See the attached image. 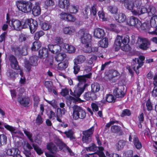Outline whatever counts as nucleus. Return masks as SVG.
Masks as SVG:
<instances>
[{
  "label": "nucleus",
  "mask_w": 157,
  "mask_h": 157,
  "mask_svg": "<svg viewBox=\"0 0 157 157\" xmlns=\"http://www.w3.org/2000/svg\"><path fill=\"white\" fill-rule=\"evenodd\" d=\"M57 68L60 70H63L66 68L68 66V63L65 62H62L57 64Z\"/></svg>",
  "instance_id": "nucleus-40"
},
{
  "label": "nucleus",
  "mask_w": 157,
  "mask_h": 157,
  "mask_svg": "<svg viewBox=\"0 0 157 157\" xmlns=\"http://www.w3.org/2000/svg\"><path fill=\"white\" fill-rule=\"evenodd\" d=\"M131 114L130 111L128 109H125L123 110L121 115L122 117H124L125 116H129Z\"/></svg>",
  "instance_id": "nucleus-61"
},
{
  "label": "nucleus",
  "mask_w": 157,
  "mask_h": 157,
  "mask_svg": "<svg viewBox=\"0 0 157 157\" xmlns=\"http://www.w3.org/2000/svg\"><path fill=\"white\" fill-rule=\"evenodd\" d=\"M107 9L111 13L115 14L117 13L118 9L117 7L114 6H108Z\"/></svg>",
  "instance_id": "nucleus-41"
},
{
  "label": "nucleus",
  "mask_w": 157,
  "mask_h": 157,
  "mask_svg": "<svg viewBox=\"0 0 157 157\" xmlns=\"http://www.w3.org/2000/svg\"><path fill=\"white\" fill-rule=\"evenodd\" d=\"M41 46V44L40 42L36 40L33 43V46L31 48V49L32 51H36L40 48Z\"/></svg>",
  "instance_id": "nucleus-31"
},
{
  "label": "nucleus",
  "mask_w": 157,
  "mask_h": 157,
  "mask_svg": "<svg viewBox=\"0 0 157 157\" xmlns=\"http://www.w3.org/2000/svg\"><path fill=\"white\" fill-rule=\"evenodd\" d=\"M29 99L28 97L19 98L18 99V101L21 105L24 106L28 105L29 102Z\"/></svg>",
  "instance_id": "nucleus-28"
},
{
  "label": "nucleus",
  "mask_w": 157,
  "mask_h": 157,
  "mask_svg": "<svg viewBox=\"0 0 157 157\" xmlns=\"http://www.w3.org/2000/svg\"><path fill=\"white\" fill-rule=\"evenodd\" d=\"M86 60V57L82 55L78 56L74 59V63L78 64H80L83 63Z\"/></svg>",
  "instance_id": "nucleus-25"
},
{
  "label": "nucleus",
  "mask_w": 157,
  "mask_h": 157,
  "mask_svg": "<svg viewBox=\"0 0 157 157\" xmlns=\"http://www.w3.org/2000/svg\"><path fill=\"white\" fill-rule=\"evenodd\" d=\"M126 142L123 140L119 141L116 144L117 149L118 150L122 149L125 146Z\"/></svg>",
  "instance_id": "nucleus-39"
},
{
  "label": "nucleus",
  "mask_w": 157,
  "mask_h": 157,
  "mask_svg": "<svg viewBox=\"0 0 157 157\" xmlns=\"http://www.w3.org/2000/svg\"><path fill=\"white\" fill-rule=\"evenodd\" d=\"M31 21L30 24L29 29L31 33H34L36 31L37 28V21L32 19Z\"/></svg>",
  "instance_id": "nucleus-23"
},
{
  "label": "nucleus",
  "mask_w": 157,
  "mask_h": 157,
  "mask_svg": "<svg viewBox=\"0 0 157 157\" xmlns=\"http://www.w3.org/2000/svg\"><path fill=\"white\" fill-rule=\"evenodd\" d=\"M112 132L114 133H117L121 131V128L118 126L114 125L111 128Z\"/></svg>",
  "instance_id": "nucleus-57"
},
{
  "label": "nucleus",
  "mask_w": 157,
  "mask_h": 157,
  "mask_svg": "<svg viewBox=\"0 0 157 157\" xmlns=\"http://www.w3.org/2000/svg\"><path fill=\"white\" fill-rule=\"evenodd\" d=\"M31 20H32V19H27L25 20L24 22L23 21L22 22L24 23L22 26V28H26L28 27H29L31 21Z\"/></svg>",
  "instance_id": "nucleus-50"
},
{
  "label": "nucleus",
  "mask_w": 157,
  "mask_h": 157,
  "mask_svg": "<svg viewBox=\"0 0 157 157\" xmlns=\"http://www.w3.org/2000/svg\"><path fill=\"white\" fill-rule=\"evenodd\" d=\"M54 4V1L53 0H46L45 2V8L47 9L48 7L52 6Z\"/></svg>",
  "instance_id": "nucleus-45"
},
{
  "label": "nucleus",
  "mask_w": 157,
  "mask_h": 157,
  "mask_svg": "<svg viewBox=\"0 0 157 157\" xmlns=\"http://www.w3.org/2000/svg\"><path fill=\"white\" fill-rule=\"evenodd\" d=\"M84 97L87 100H94L96 99L97 96L95 93L91 91L86 93Z\"/></svg>",
  "instance_id": "nucleus-19"
},
{
  "label": "nucleus",
  "mask_w": 157,
  "mask_h": 157,
  "mask_svg": "<svg viewBox=\"0 0 157 157\" xmlns=\"http://www.w3.org/2000/svg\"><path fill=\"white\" fill-rule=\"evenodd\" d=\"M37 59L36 56H32L30 58L29 61L32 66H36L37 65Z\"/></svg>",
  "instance_id": "nucleus-43"
},
{
  "label": "nucleus",
  "mask_w": 157,
  "mask_h": 157,
  "mask_svg": "<svg viewBox=\"0 0 157 157\" xmlns=\"http://www.w3.org/2000/svg\"><path fill=\"white\" fill-rule=\"evenodd\" d=\"M39 5V2H36L35 6L33 7L32 9V13L35 16H37L40 13L41 9Z\"/></svg>",
  "instance_id": "nucleus-21"
},
{
  "label": "nucleus",
  "mask_w": 157,
  "mask_h": 157,
  "mask_svg": "<svg viewBox=\"0 0 157 157\" xmlns=\"http://www.w3.org/2000/svg\"><path fill=\"white\" fill-rule=\"evenodd\" d=\"M99 46L102 48H106L108 45V40L107 38L105 37L100 40L98 42Z\"/></svg>",
  "instance_id": "nucleus-34"
},
{
  "label": "nucleus",
  "mask_w": 157,
  "mask_h": 157,
  "mask_svg": "<svg viewBox=\"0 0 157 157\" xmlns=\"http://www.w3.org/2000/svg\"><path fill=\"white\" fill-rule=\"evenodd\" d=\"M136 43L139 45V48L143 50L147 49L150 44V41L148 39L141 36L138 37Z\"/></svg>",
  "instance_id": "nucleus-5"
},
{
  "label": "nucleus",
  "mask_w": 157,
  "mask_h": 157,
  "mask_svg": "<svg viewBox=\"0 0 157 157\" xmlns=\"http://www.w3.org/2000/svg\"><path fill=\"white\" fill-rule=\"evenodd\" d=\"M13 157L17 156L18 155H20V151L18 148H13Z\"/></svg>",
  "instance_id": "nucleus-64"
},
{
  "label": "nucleus",
  "mask_w": 157,
  "mask_h": 157,
  "mask_svg": "<svg viewBox=\"0 0 157 157\" xmlns=\"http://www.w3.org/2000/svg\"><path fill=\"white\" fill-rule=\"evenodd\" d=\"M66 57V55L64 53H59L56 55L55 58L56 61L57 62L62 61Z\"/></svg>",
  "instance_id": "nucleus-33"
},
{
  "label": "nucleus",
  "mask_w": 157,
  "mask_h": 157,
  "mask_svg": "<svg viewBox=\"0 0 157 157\" xmlns=\"http://www.w3.org/2000/svg\"><path fill=\"white\" fill-rule=\"evenodd\" d=\"M86 149L87 151H95L98 150L97 147L93 143L90 144L89 147H86Z\"/></svg>",
  "instance_id": "nucleus-49"
},
{
  "label": "nucleus",
  "mask_w": 157,
  "mask_h": 157,
  "mask_svg": "<svg viewBox=\"0 0 157 157\" xmlns=\"http://www.w3.org/2000/svg\"><path fill=\"white\" fill-rule=\"evenodd\" d=\"M33 146L34 150L38 154L40 155L43 153V151L37 144H33Z\"/></svg>",
  "instance_id": "nucleus-47"
},
{
  "label": "nucleus",
  "mask_w": 157,
  "mask_h": 157,
  "mask_svg": "<svg viewBox=\"0 0 157 157\" xmlns=\"http://www.w3.org/2000/svg\"><path fill=\"white\" fill-rule=\"evenodd\" d=\"M121 49L125 51H128L131 50V48L128 44H123L121 46Z\"/></svg>",
  "instance_id": "nucleus-60"
},
{
  "label": "nucleus",
  "mask_w": 157,
  "mask_h": 157,
  "mask_svg": "<svg viewBox=\"0 0 157 157\" xmlns=\"http://www.w3.org/2000/svg\"><path fill=\"white\" fill-rule=\"evenodd\" d=\"M63 31L65 34L72 35L75 33V29L74 27L71 26L65 27L63 29Z\"/></svg>",
  "instance_id": "nucleus-26"
},
{
  "label": "nucleus",
  "mask_w": 157,
  "mask_h": 157,
  "mask_svg": "<svg viewBox=\"0 0 157 157\" xmlns=\"http://www.w3.org/2000/svg\"><path fill=\"white\" fill-rule=\"evenodd\" d=\"M9 59L12 68L17 70L19 69L20 67L18 64V62L14 56L12 55H10L9 56Z\"/></svg>",
  "instance_id": "nucleus-13"
},
{
  "label": "nucleus",
  "mask_w": 157,
  "mask_h": 157,
  "mask_svg": "<svg viewBox=\"0 0 157 157\" xmlns=\"http://www.w3.org/2000/svg\"><path fill=\"white\" fill-rule=\"evenodd\" d=\"M91 91L94 93L98 92L100 89V87L99 85L97 82L94 83L92 84L91 85Z\"/></svg>",
  "instance_id": "nucleus-37"
},
{
  "label": "nucleus",
  "mask_w": 157,
  "mask_h": 157,
  "mask_svg": "<svg viewBox=\"0 0 157 157\" xmlns=\"http://www.w3.org/2000/svg\"><path fill=\"white\" fill-rule=\"evenodd\" d=\"M98 15L102 21H104L105 20V14L102 11H100L98 13Z\"/></svg>",
  "instance_id": "nucleus-62"
},
{
  "label": "nucleus",
  "mask_w": 157,
  "mask_h": 157,
  "mask_svg": "<svg viewBox=\"0 0 157 157\" xmlns=\"http://www.w3.org/2000/svg\"><path fill=\"white\" fill-rule=\"evenodd\" d=\"M59 6L62 9L68 10L70 5L69 0H58Z\"/></svg>",
  "instance_id": "nucleus-17"
},
{
  "label": "nucleus",
  "mask_w": 157,
  "mask_h": 157,
  "mask_svg": "<svg viewBox=\"0 0 157 157\" xmlns=\"http://www.w3.org/2000/svg\"><path fill=\"white\" fill-rule=\"evenodd\" d=\"M122 36H117L113 45V48L116 51H118L121 46L122 43Z\"/></svg>",
  "instance_id": "nucleus-16"
},
{
  "label": "nucleus",
  "mask_w": 157,
  "mask_h": 157,
  "mask_svg": "<svg viewBox=\"0 0 157 157\" xmlns=\"http://www.w3.org/2000/svg\"><path fill=\"white\" fill-rule=\"evenodd\" d=\"M17 8L19 10L24 13L30 12L32 10V3L30 2L25 1H18L16 3Z\"/></svg>",
  "instance_id": "nucleus-3"
},
{
  "label": "nucleus",
  "mask_w": 157,
  "mask_h": 157,
  "mask_svg": "<svg viewBox=\"0 0 157 157\" xmlns=\"http://www.w3.org/2000/svg\"><path fill=\"white\" fill-rule=\"evenodd\" d=\"M47 148L48 150L52 153L54 154L57 151V148L55 145L52 143H50L48 144Z\"/></svg>",
  "instance_id": "nucleus-30"
},
{
  "label": "nucleus",
  "mask_w": 157,
  "mask_h": 157,
  "mask_svg": "<svg viewBox=\"0 0 157 157\" xmlns=\"http://www.w3.org/2000/svg\"><path fill=\"white\" fill-rule=\"evenodd\" d=\"M45 63L47 64L50 67L55 68L57 66V63L54 61L53 57L52 56H48L44 61Z\"/></svg>",
  "instance_id": "nucleus-14"
},
{
  "label": "nucleus",
  "mask_w": 157,
  "mask_h": 157,
  "mask_svg": "<svg viewBox=\"0 0 157 157\" xmlns=\"http://www.w3.org/2000/svg\"><path fill=\"white\" fill-rule=\"evenodd\" d=\"M72 108L73 110L72 116L74 119H83L85 118L86 113L82 107L75 105L72 107Z\"/></svg>",
  "instance_id": "nucleus-2"
},
{
  "label": "nucleus",
  "mask_w": 157,
  "mask_h": 157,
  "mask_svg": "<svg viewBox=\"0 0 157 157\" xmlns=\"http://www.w3.org/2000/svg\"><path fill=\"white\" fill-rule=\"evenodd\" d=\"M48 48L49 50L53 54H56L60 51L61 49V47L58 44L53 45L50 44L48 45Z\"/></svg>",
  "instance_id": "nucleus-18"
},
{
  "label": "nucleus",
  "mask_w": 157,
  "mask_h": 157,
  "mask_svg": "<svg viewBox=\"0 0 157 157\" xmlns=\"http://www.w3.org/2000/svg\"><path fill=\"white\" fill-rule=\"evenodd\" d=\"M28 48L27 45H24L23 46H12L11 49L12 51L14 52L15 55L16 56H25L27 54Z\"/></svg>",
  "instance_id": "nucleus-4"
},
{
  "label": "nucleus",
  "mask_w": 157,
  "mask_h": 157,
  "mask_svg": "<svg viewBox=\"0 0 157 157\" xmlns=\"http://www.w3.org/2000/svg\"><path fill=\"white\" fill-rule=\"evenodd\" d=\"M94 130V128L93 126L88 130L82 132V141L83 143L88 144L91 141V137Z\"/></svg>",
  "instance_id": "nucleus-6"
},
{
  "label": "nucleus",
  "mask_w": 157,
  "mask_h": 157,
  "mask_svg": "<svg viewBox=\"0 0 157 157\" xmlns=\"http://www.w3.org/2000/svg\"><path fill=\"white\" fill-rule=\"evenodd\" d=\"M133 143L135 147L137 149H140L142 147L141 143L137 137H134L133 140Z\"/></svg>",
  "instance_id": "nucleus-35"
},
{
  "label": "nucleus",
  "mask_w": 157,
  "mask_h": 157,
  "mask_svg": "<svg viewBox=\"0 0 157 157\" xmlns=\"http://www.w3.org/2000/svg\"><path fill=\"white\" fill-rule=\"evenodd\" d=\"M129 37L128 35H126L123 39L122 38V43L123 44H128L129 42Z\"/></svg>",
  "instance_id": "nucleus-58"
},
{
  "label": "nucleus",
  "mask_w": 157,
  "mask_h": 157,
  "mask_svg": "<svg viewBox=\"0 0 157 157\" xmlns=\"http://www.w3.org/2000/svg\"><path fill=\"white\" fill-rule=\"evenodd\" d=\"M24 133L27 136L31 142L32 143L33 142V140L32 139V134L25 129L24 130Z\"/></svg>",
  "instance_id": "nucleus-56"
},
{
  "label": "nucleus",
  "mask_w": 157,
  "mask_h": 157,
  "mask_svg": "<svg viewBox=\"0 0 157 157\" xmlns=\"http://www.w3.org/2000/svg\"><path fill=\"white\" fill-rule=\"evenodd\" d=\"M96 6V5H94L91 7V9H90V15L91 16L93 15L94 17H95L97 13Z\"/></svg>",
  "instance_id": "nucleus-51"
},
{
  "label": "nucleus",
  "mask_w": 157,
  "mask_h": 157,
  "mask_svg": "<svg viewBox=\"0 0 157 157\" xmlns=\"http://www.w3.org/2000/svg\"><path fill=\"white\" fill-rule=\"evenodd\" d=\"M124 6L127 9L131 10L134 6V4L132 0H125Z\"/></svg>",
  "instance_id": "nucleus-27"
},
{
  "label": "nucleus",
  "mask_w": 157,
  "mask_h": 157,
  "mask_svg": "<svg viewBox=\"0 0 157 157\" xmlns=\"http://www.w3.org/2000/svg\"><path fill=\"white\" fill-rule=\"evenodd\" d=\"M44 34V33L42 31L36 32L35 34L34 38L35 40H38Z\"/></svg>",
  "instance_id": "nucleus-48"
},
{
  "label": "nucleus",
  "mask_w": 157,
  "mask_h": 157,
  "mask_svg": "<svg viewBox=\"0 0 157 157\" xmlns=\"http://www.w3.org/2000/svg\"><path fill=\"white\" fill-rule=\"evenodd\" d=\"M147 12H148L149 15L151 16L155 14L156 12L154 6H150L149 7Z\"/></svg>",
  "instance_id": "nucleus-46"
},
{
  "label": "nucleus",
  "mask_w": 157,
  "mask_h": 157,
  "mask_svg": "<svg viewBox=\"0 0 157 157\" xmlns=\"http://www.w3.org/2000/svg\"><path fill=\"white\" fill-rule=\"evenodd\" d=\"M6 75L10 79L14 80L17 74L12 70L9 69L7 71Z\"/></svg>",
  "instance_id": "nucleus-29"
},
{
  "label": "nucleus",
  "mask_w": 157,
  "mask_h": 157,
  "mask_svg": "<svg viewBox=\"0 0 157 157\" xmlns=\"http://www.w3.org/2000/svg\"><path fill=\"white\" fill-rule=\"evenodd\" d=\"M48 56V50L47 48H43L39 50L38 57L40 58L44 59Z\"/></svg>",
  "instance_id": "nucleus-22"
},
{
  "label": "nucleus",
  "mask_w": 157,
  "mask_h": 157,
  "mask_svg": "<svg viewBox=\"0 0 157 157\" xmlns=\"http://www.w3.org/2000/svg\"><path fill=\"white\" fill-rule=\"evenodd\" d=\"M151 26L153 27H157V16H153L150 20Z\"/></svg>",
  "instance_id": "nucleus-42"
},
{
  "label": "nucleus",
  "mask_w": 157,
  "mask_h": 157,
  "mask_svg": "<svg viewBox=\"0 0 157 157\" xmlns=\"http://www.w3.org/2000/svg\"><path fill=\"white\" fill-rule=\"evenodd\" d=\"M105 35L104 29L99 28L95 29L94 31V37L98 39L103 38Z\"/></svg>",
  "instance_id": "nucleus-15"
},
{
  "label": "nucleus",
  "mask_w": 157,
  "mask_h": 157,
  "mask_svg": "<svg viewBox=\"0 0 157 157\" xmlns=\"http://www.w3.org/2000/svg\"><path fill=\"white\" fill-rule=\"evenodd\" d=\"M51 26L48 22H45L41 25L42 29L44 30H47L50 28Z\"/></svg>",
  "instance_id": "nucleus-53"
},
{
  "label": "nucleus",
  "mask_w": 157,
  "mask_h": 157,
  "mask_svg": "<svg viewBox=\"0 0 157 157\" xmlns=\"http://www.w3.org/2000/svg\"><path fill=\"white\" fill-rule=\"evenodd\" d=\"M97 58L96 56H93L88 60V63L89 64L91 65L93 64L94 63L97 59Z\"/></svg>",
  "instance_id": "nucleus-55"
},
{
  "label": "nucleus",
  "mask_w": 157,
  "mask_h": 157,
  "mask_svg": "<svg viewBox=\"0 0 157 157\" xmlns=\"http://www.w3.org/2000/svg\"><path fill=\"white\" fill-rule=\"evenodd\" d=\"M90 8L89 6H87L83 9L82 12L85 18L87 19L88 18V15H90Z\"/></svg>",
  "instance_id": "nucleus-36"
},
{
  "label": "nucleus",
  "mask_w": 157,
  "mask_h": 157,
  "mask_svg": "<svg viewBox=\"0 0 157 157\" xmlns=\"http://www.w3.org/2000/svg\"><path fill=\"white\" fill-rule=\"evenodd\" d=\"M113 94L117 98H123L125 95V91L123 85H119L113 90Z\"/></svg>",
  "instance_id": "nucleus-9"
},
{
  "label": "nucleus",
  "mask_w": 157,
  "mask_h": 157,
  "mask_svg": "<svg viewBox=\"0 0 157 157\" xmlns=\"http://www.w3.org/2000/svg\"><path fill=\"white\" fill-rule=\"evenodd\" d=\"M6 19V23L9 24L10 26L13 29L19 30L22 29V23L20 21L18 20H13L10 23V21L8 14H7V15ZM22 24H23L22 23Z\"/></svg>",
  "instance_id": "nucleus-7"
},
{
  "label": "nucleus",
  "mask_w": 157,
  "mask_h": 157,
  "mask_svg": "<svg viewBox=\"0 0 157 157\" xmlns=\"http://www.w3.org/2000/svg\"><path fill=\"white\" fill-rule=\"evenodd\" d=\"M79 36L80 37L82 43L86 44L85 47L86 52H90L91 48L89 46V43L90 42L91 36L89 33H85L83 29L80 30L78 32Z\"/></svg>",
  "instance_id": "nucleus-1"
},
{
  "label": "nucleus",
  "mask_w": 157,
  "mask_h": 157,
  "mask_svg": "<svg viewBox=\"0 0 157 157\" xmlns=\"http://www.w3.org/2000/svg\"><path fill=\"white\" fill-rule=\"evenodd\" d=\"M7 142V136L4 134H0V147L5 145Z\"/></svg>",
  "instance_id": "nucleus-32"
},
{
  "label": "nucleus",
  "mask_w": 157,
  "mask_h": 157,
  "mask_svg": "<svg viewBox=\"0 0 157 157\" xmlns=\"http://www.w3.org/2000/svg\"><path fill=\"white\" fill-rule=\"evenodd\" d=\"M144 59L145 57L142 56H140L139 57V59L135 58L134 59H133V63L135 64L136 63H137L138 64V65L136 66V70L135 69L136 66L133 67L134 71L137 74L139 73V71L138 69L143 65L144 63L143 61L144 60Z\"/></svg>",
  "instance_id": "nucleus-12"
},
{
  "label": "nucleus",
  "mask_w": 157,
  "mask_h": 157,
  "mask_svg": "<svg viewBox=\"0 0 157 157\" xmlns=\"http://www.w3.org/2000/svg\"><path fill=\"white\" fill-rule=\"evenodd\" d=\"M80 66L78 65V64H77L75 63H74V66H73L74 69V73L75 74H77L78 73L80 70Z\"/></svg>",
  "instance_id": "nucleus-52"
},
{
  "label": "nucleus",
  "mask_w": 157,
  "mask_h": 157,
  "mask_svg": "<svg viewBox=\"0 0 157 157\" xmlns=\"http://www.w3.org/2000/svg\"><path fill=\"white\" fill-rule=\"evenodd\" d=\"M105 99L106 101L109 102L115 101L114 97L112 94L107 95Z\"/></svg>",
  "instance_id": "nucleus-54"
},
{
  "label": "nucleus",
  "mask_w": 157,
  "mask_h": 157,
  "mask_svg": "<svg viewBox=\"0 0 157 157\" xmlns=\"http://www.w3.org/2000/svg\"><path fill=\"white\" fill-rule=\"evenodd\" d=\"M92 75V74L91 73L83 75H80L78 76L77 77L78 80L80 82H85L87 78H91Z\"/></svg>",
  "instance_id": "nucleus-24"
},
{
  "label": "nucleus",
  "mask_w": 157,
  "mask_h": 157,
  "mask_svg": "<svg viewBox=\"0 0 157 157\" xmlns=\"http://www.w3.org/2000/svg\"><path fill=\"white\" fill-rule=\"evenodd\" d=\"M79 85V83H78V85L75 86V89L74 91V93H72V94H71L76 97V101H82L81 99L79 98V97L84 91L86 86V84H84L82 87H80L78 86Z\"/></svg>",
  "instance_id": "nucleus-8"
},
{
  "label": "nucleus",
  "mask_w": 157,
  "mask_h": 157,
  "mask_svg": "<svg viewBox=\"0 0 157 157\" xmlns=\"http://www.w3.org/2000/svg\"><path fill=\"white\" fill-rule=\"evenodd\" d=\"M64 47L69 53H72L75 51V48L72 45L65 44L64 45Z\"/></svg>",
  "instance_id": "nucleus-38"
},
{
  "label": "nucleus",
  "mask_w": 157,
  "mask_h": 157,
  "mask_svg": "<svg viewBox=\"0 0 157 157\" xmlns=\"http://www.w3.org/2000/svg\"><path fill=\"white\" fill-rule=\"evenodd\" d=\"M4 127L11 132L13 136L19 137L23 136V134L20 131L17 130L16 128L8 125H4Z\"/></svg>",
  "instance_id": "nucleus-11"
},
{
  "label": "nucleus",
  "mask_w": 157,
  "mask_h": 157,
  "mask_svg": "<svg viewBox=\"0 0 157 157\" xmlns=\"http://www.w3.org/2000/svg\"><path fill=\"white\" fill-rule=\"evenodd\" d=\"M69 7H70L68 8V10H69V12L71 13H76L78 12V6L71 5Z\"/></svg>",
  "instance_id": "nucleus-44"
},
{
  "label": "nucleus",
  "mask_w": 157,
  "mask_h": 157,
  "mask_svg": "<svg viewBox=\"0 0 157 157\" xmlns=\"http://www.w3.org/2000/svg\"><path fill=\"white\" fill-rule=\"evenodd\" d=\"M133 151L132 150L124 152L123 154L124 157H132Z\"/></svg>",
  "instance_id": "nucleus-59"
},
{
  "label": "nucleus",
  "mask_w": 157,
  "mask_h": 157,
  "mask_svg": "<svg viewBox=\"0 0 157 157\" xmlns=\"http://www.w3.org/2000/svg\"><path fill=\"white\" fill-rule=\"evenodd\" d=\"M114 17L116 20L119 23L124 22L126 19L125 15L122 13H116L114 15Z\"/></svg>",
  "instance_id": "nucleus-20"
},
{
  "label": "nucleus",
  "mask_w": 157,
  "mask_h": 157,
  "mask_svg": "<svg viewBox=\"0 0 157 157\" xmlns=\"http://www.w3.org/2000/svg\"><path fill=\"white\" fill-rule=\"evenodd\" d=\"M127 23L129 25L135 26L138 28L140 26L141 21L136 17L131 16L128 18Z\"/></svg>",
  "instance_id": "nucleus-10"
},
{
  "label": "nucleus",
  "mask_w": 157,
  "mask_h": 157,
  "mask_svg": "<svg viewBox=\"0 0 157 157\" xmlns=\"http://www.w3.org/2000/svg\"><path fill=\"white\" fill-rule=\"evenodd\" d=\"M140 28L142 30H148V26L146 23H144L143 24L141 22L140 26L138 28V29Z\"/></svg>",
  "instance_id": "nucleus-63"
}]
</instances>
